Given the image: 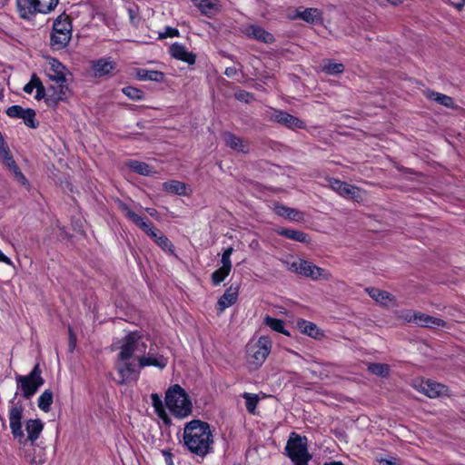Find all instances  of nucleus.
<instances>
[{
	"label": "nucleus",
	"mask_w": 465,
	"mask_h": 465,
	"mask_svg": "<svg viewBox=\"0 0 465 465\" xmlns=\"http://www.w3.org/2000/svg\"><path fill=\"white\" fill-rule=\"evenodd\" d=\"M183 442L193 454L203 457L213 449V438L207 422L193 420L183 429Z\"/></svg>",
	"instance_id": "nucleus-1"
},
{
	"label": "nucleus",
	"mask_w": 465,
	"mask_h": 465,
	"mask_svg": "<svg viewBox=\"0 0 465 465\" xmlns=\"http://www.w3.org/2000/svg\"><path fill=\"white\" fill-rule=\"evenodd\" d=\"M45 73L54 83L48 89L47 101L56 103L66 96L68 87L66 84L67 68L54 58H47Z\"/></svg>",
	"instance_id": "nucleus-2"
},
{
	"label": "nucleus",
	"mask_w": 465,
	"mask_h": 465,
	"mask_svg": "<svg viewBox=\"0 0 465 465\" xmlns=\"http://www.w3.org/2000/svg\"><path fill=\"white\" fill-rule=\"evenodd\" d=\"M165 404L178 418H185L192 412V402L185 391L178 384L172 386L166 391Z\"/></svg>",
	"instance_id": "nucleus-3"
},
{
	"label": "nucleus",
	"mask_w": 465,
	"mask_h": 465,
	"mask_svg": "<svg viewBox=\"0 0 465 465\" xmlns=\"http://www.w3.org/2000/svg\"><path fill=\"white\" fill-rule=\"evenodd\" d=\"M59 0H15L16 11L20 18L33 20L37 14L52 13Z\"/></svg>",
	"instance_id": "nucleus-4"
},
{
	"label": "nucleus",
	"mask_w": 465,
	"mask_h": 465,
	"mask_svg": "<svg viewBox=\"0 0 465 465\" xmlns=\"http://www.w3.org/2000/svg\"><path fill=\"white\" fill-rule=\"evenodd\" d=\"M272 350V341L267 336H261L254 343H249L246 351V363L250 371L258 370L265 361Z\"/></svg>",
	"instance_id": "nucleus-5"
},
{
	"label": "nucleus",
	"mask_w": 465,
	"mask_h": 465,
	"mask_svg": "<svg viewBox=\"0 0 465 465\" xmlns=\"http://www.w3.org/2000/svg\"><path fill=\"white\" fill-rule=\"evenodd\" d=\"M285 450L294 465H308L312 459L307 449V438L294 432L291 434Z\"/></svg>",
	"instance_id": "nucleus-6"
},
{
	"label": "nucleus",
	"mask_w": 465,
	"mask_h": 465,
	"mask_svg": "<svg viewBox=\"0 0 465 465\" xmlns=\"http://www.w3.org/2000/svg\"><path fill=\"white\" fill-rule=\"evenodd\" d=\"M72 38V25L67 16L62 14L57 16L53 24V32L51 35V45L55 50L64 48Z\"/></svg>",
	"instance_id": "nucleus-7"
},
{
	"label": "nucleus",
	"mask_w": 465,
	"mask_h": 465,
	"mask_svg": "<svg viewBox=\"0 0 465 465\" xmlns=\"http://www.w3.org/2000/svg\"><path fill=\"white\" fill-rule=\"evenodd\" d=\"M41 374L40 366L36 364L28 375H17L15 377L18 387L21 389L25 398L31 399L44 384L45 381Z\"/></svg>",
	"instance_id": "nucleus-8"
},
{
	"label": "nucleus",
	"mask_w": 465,
	"mask_h": 465,
	"mask_svg": "<svg viewBox=\"0 0 465 465\" xmlns=\"http://www.w3.org/2000/svg\"><path fill=\"white\" fill-rule=\"evenodd\" d=\"M148 341V338L142 335L139 331L130 332L123 339L119 353L125 351L127 352V358L133 359L134 356H136L138 359L139 355L145 352Z\"/></svg>",
	"instance_id": "nucleus-9"
},
{
	"label": "nucleus",
	"mask_w": 465,
	"mask_h": 465,
	"mask_svg": "<svg viewBox=\"0 0 465 465\" xmlns=\"http://www.w3.org/2000/svg\"><path fill=\"white\" fill-rule=\"evenodd\" d=\"M127 352L118 353L115 361V369L119 379L117 382L125 384L139 378V371L136 368L134 360L126 357Z\"/></svg>",
	"instance_id": "nucleus-10"
},
{
	"label": "nucleus",
	"mask_w": 465,
	"mask_h": 465,
	"mask_svg": "<svg viewBox=\"0 0 465 465\" xmlns=\"http://www.w3.org/2000/svg\"><path fill=\"white\" fill-rule=\"evenodd\" d=\"M0 162L9 170L14 175L15 179L22 185L25 186L28 182L25 175L16 165L8 147L5 143L2 135L0 134Z\"/></svg>",
	"instance_id": "nucleus-11"
},
{
	"label": "nucleus",
	"mask_w": 465,
	"mask_h": 465,
	"mask_svg": "<svg viewBox=\"0 0 465 465\" xmlns=\"http://www.w3.org/2000/svg\"><path fill=\"white\" fill-rule=\"evenodd\" d=\"M168 364V358L156 351L155 348L151 345L148 351L138 356L139 368L155 367L160 370L164 369Z\"/></svg>",
	"instance_id": "nucleus-12"
},
{
	"label": "nucleus",
	"mask_w": 465,
	"mask_h": 465,
	"mask_svg": "<svg viewBox=\"0 0 465 465\" xmlns=\"http://www.w3.org/2000/svg\"><path fill=\"white\" fill-rule=\"evenodd\" d=\"M24 413V407L19 402H10L9 406V423L13 436L15 438H23L24 430L22 429V418Z\"/></svg>",
	"instance_id": "nucleus-13"
},
{
	"label": "nucleus",
	"mask_w": 465,
	"mask_h": 465,
	"mask_svg": "<svg viewBox=\"0 0 465 465\" xmlns=\"http://www.w3.org/2000/svg\"><path fill=\"white\" fill-rule=\"evenodd\" d=\"M413 387L430 398L440 397L447 392L446 387L431 380H415Z\"/></svg>",
	"instance_id": "nucleus-14"
},
{
	"label": "nucleus",
	"mask_w": 465,
	"mask_h": 465,
	"mask_svg": "<svg viewBox=\"0 0 465 465\" xmlns=\"http://www.w3.org/2000/svg\"><path fill=\"white\" fill-rule=\"evenodd\" d=\"M328 183L330 188L339 193L341 196L351 198L356 201L361 199V190L354 185L334 178L328 179Z\"/></svg>",
	"instance_id": "nucleus-15"
},
{
	"label": "nucleus",
	"mask_w": 465,
	"mask_h": 465,
	"mask_svg": "<svg viewBox=\"0 0 465 465\" xmlns=\"http://www.w3.org/2000/svg\"><path fill=\"white\" fill-rule=\"evenodd\" d=\"M271 119L291 129H302L305 127L303 121L282 111H274L271 115Z\"/></svg>",
	"instance_id": "nucleus-16"
},
{
	"label": "nucleus",
	"mask_w": 465,
	"mask_h": 465,
	"mask_svg": "<svg viewBox=\"0 0 465 465\" xmlns=\"http://www.w3.org/2000/svg\"><path fill=\"white\" fill-rule=\"evenodd\" d=\"M368 294L378 303L385 307H396L397 302L393 295L386 291L377 288H367Z\"/></svg>",
	"instance_id": "nucleus-17"
},
{
	"label": "nucleus",
	"mask_w": 465,
	"mask_h": 465,
	"mask_svg": "<svg viewBox=\"0 0 465 465\" xmlns=\"http://www.w3.org/2000/svg\"><path fill=\"white\" fill-rule=\"evenodd\" d=\"M223 138L225 144L231 149L242 153H247L249 152V143L242 138L229 132L224 133Z\"/></svg>",
	"instance_id": "nucleus-18"
},
{
	"label": "nucleus",
	"mask_w": 465,
	"mask_h": 465,
	"mask_svg": "<svg viewBox=\"0 0 465 465\" xmlns=\"http://www.w3.org/2000/svg\"><path fill=\"white\" fill-rule=\"evenodd\" d=\"M244 34L250 38H253L265 44H271L274 41V37L271 33L254 25L246 26Z\"/></svg>",
	"instance_id": "nucleus-19"
},
{
	"label": "nucleus",
	"mask_w": 465,
	"mask_h": 465,
	"mask_svg": "<svg viewBox=\"0 0 465 465\" xmlns=\"http://www.w3.org/2000/svg\"><path fill=\"white\" fill-rule=\"evenodd\" d=\"M317 266L312 262L304 261V260H297L291 264V270L299 274H302L305 277L311 278L315 281Z\"/></svg>",
	"instance_id": "nucleus-20"
},
{
	"label": "nucleus",
	"mask_w": 465,
	"mask_h": 465,
	"mask_svg": "<svg viewBox=\"0 0 465 465\" xmlns=\"http://www.w3.org/2000/svg\"><path fill=\"white\" fill-rule=\"evenodd\" d=\"M238 299V288L230 286L217 302V309L219 313L224 312L225 309L233 305Z\"/></svg>",
	"instance_id": "nucleus-21"
},
{
	"label": "nucleus",
	"mask_w": 465,
	"mask_h": 465,
	"mask_svg": "<svg viewBox=\"0 0 465 465\" xmlns=\"http://www.w3.org/2000/svg\"><path fill=\"white\" fill-rule=\"evenodd\" d=\"M169 52L173 58L185 62L188 64L195 63V54L189 52L183 45L177 43L172 45Z\"/></svg>",
	"instance_id": "nucleus-22"
},
{
	"label": "nucleus",
	"mask_w": 465,
	"mask_h": 465,
	"mask_svg": "<svg viewBox=\"0 0 465 465\" xmlns=\"http://www.w3.org/2000/svg\"><path fill=\"white\" fill-rule=\"evenodd\" d=\"M297 328L299 331L309 337L313 339L321 340L324 337L322 331H321L318 326L309 321L299 319L296 322Z\"/></svg>",
	"instance_id": "nucleus-23"
},
{
	"label": "nucleus",
	"mask_w": 465,
	"mask_h": 465,
	"mask_svg": "<svg viewBox=\"0 0 465 465\" xmlns=\"http://www.w3.org/2000/svg\"><path fill=\"white\" fill-rule=\"evenodd\" d=\"M273 211L279 216L285 217L291 221L299 222V221L303 220V218H304V214L302 212H301L297 209H294V208H290V207L284 206L280 203L274 204Z\"/></svg>",
	"instance_id": "nucleus-24"
},
{
	"label": "nucleus",
	"mask_w": 465,
	"mask_h": 465,
	"mask_svg": "<svg viewBox=\"0 0 465 465\" xmlns=\"http://www.w3.org/2000/svg\"><path fill=\"white\" fill-rule=\"evenodd\" d=\"M293 17L301 18L303 21L312 25L322 23V14L321 10L317 8H306L303 11H297L296 15Z\"/></svg>",
	"instance_id": "nucleus-25"
},
{
	"label": "nucleus",
	"mask_w": 465,
	"mask_h": 465,
	"mask_svg": "<svg viewBox=\"0 0 465 465\" xmlns=\"http://www.w3.org/2000/svg\"><path fill=\"white\" fill-rule=\"evenodd\" d=\"M416 324L425 328H444L446 326L443 320L420 312H418Z\"/></svg>",
	"instance_id": "nucleus-26"
},
{
	"label": "nucleus",
	"mask_w": 465,
	"mask_h": 465,
	"mask_svg": "<svg viewBox=\"0 0 465 465\" xmlns=\"http://www.w3.org/2000/svg\"><path fill=\"white\" fill-rule=\"evenodd\" d=\"M44 429V423L38 419L28 420L25 423L27 440L33 444L40 436Z\"/></svg>",
	"instance_id": "nucleus-27"
},
{
	"label": "nucleus",
	"mask_w": 465,
	"mask_h": 465,
	"mask_svg": "<svg viewBox=\"0 0 465 465\" xmlns=\"http://www.w3.org/2000/svg\"><path fill=\"white\" fill-rule=\"evenodd\" d=\"M163 189L170 193L187 196L190 195L192 191H188L187 185L180 181L170 180L163 183Z\"/></svg>",
	"instance_id": "nucleus-28"
},
{
	"label": "nucleus",
	"mask_w": 465,
	"mask_h": 465,
	"mask_svg": "<svg viewBox=\"0 0 465 465\" xmlns=\"http://www.w3.org/2000/svg\"><path fill=\"white\" fill-rule=\"evenodd\" d=\"M92 68L95 77H102L114 69V64L109 59L102 58L93 62Z\"/></svg>",
	"instance_id": "nucleus-29"
},
{
	"label": "nucleus",
	"mask_w": 465,
	"mask_h": 465,
	"mask_svg": "<svg viewBox=\"0 0 465 465\" xmlns=\"http://www.w3.org/2000/svg\"><path fill=\"white\" fill-rule=\"evenodd\" d=\"M136 76L141 81L163 82L164 80L163 73L156 70L138 69Z\"/></svg>",
	"instance_id": "nucleus-30"
},
{
	"label": "nucleus",
	"mask_w": 465,
	"mask_h": 465,
	"mask_svg": "<svg viewBox=\"0 0 465 465\" xmlns=\"http://www.w3.org/2000/svg\"><path fill=\"white\" fill-rule=\"evenodd\" d=\"M203 14L210 15L218 10V0H192Z\"/></svg>",
	"instance_id": "nucleus-31"
},
{
	"label": "nucleus",
	"mask_w": 465,
	"mask_h": 465,
	"mask_svg": "<svg viewBox=\"0 0 465 465\" xmlns=\"http://www.w3.org/2000/svg\"><path fill=\"white\" fill-rule=\"evenodd\" d=\"M151 400H152V405L154 408V411H155L156 414L158 415V417L161 420H163L165 423H168L169 418L164 410V406H163L161 397L156 393H153L151 395Z\"/></svg>",
	"instance_id": "nucleus-32"
},
{
	"label": "nucleus",
	"mask_w": 465,
	"mask_h": 465,
	"mask_svg": "<svg viewBox=\"0 0 465 465\" xmlns=\"http://www.w3.org/2000/svg\"><path fill=\"white\" fill-rule=\"evenodd\" d=\"M263 322L272 330L282 333L286 336H290V332L286 331L284 328V322L282 320L272 318L271 316L266 315L263 319Z\"/></svg>",
	"instance_id": "nucleus-33"
},
{
	"label": "nucleus",
	"mask_w": 465,
	"mask_h": 465,
	"mask_svg": "<svg viewBox=\"0 0 465 465\" xmlns=\"http://www.w3.org/2000/svg\"><path fill=\"white\" fill-rule=\"evenodd\" d=\"M126 165L141 175L148 176L153 173L152 167L143 162L131 160L126 162Z\"/></svg>",
	"instance_id": "nucleus-34"
},
{
	"label": "nucleus",
	"mask_w": 465,
	"mask_h": 465,
	"mask_svg": "<svg viewBox=\"0 0 465 465\" xmlns=\"http://www.w3.org/2000/svg\"><path fill=\"white\" fill-rule=\"evenodd\" d=\"M277 232L280 235L285 236L289 239H292V240H294V241H297L300 242H308V235L301 231L281 228L277 231Z\"/></svg>",
	"instance_id": "nucleus-35"
},
{
	"label": "nucleus",
	"mask_w": 465,
	"mask_h": 465,
	"mask_svg": "<svg viewBox=\"0 0 465 465\" xmlns=\"http://www.w3.org/2000/svg\"><path fill=\"white\" fill-rule=\"evenodd\" d=\"M53 403V392L50 390H45L39 396L37 401L38 408L45 411L48 412L50 411V407Z\"/></svg>",
	"instance_id": "nucleus-36"
},
{
	"label": "nucleus",
	"mask_w": 465,
	"mask_h": 465,
	"mask_svg": "<svg viewBox=\"0 0 465 465\" xmlns=\"http://www.w3.org/2000/svg\"><path fill=\"white\" fill-rule=\"evenodd\" d=\"M322 71L330 75H336L344 71V65L341 63L328 60L322 64Z\"/></svg>",
	"instance_id": "nucleus-37"
},
{
	"label": "nucleus",
	"mask_w": 465,
	"mask_h": 465,
	"mask_svg": "<svg viewBox=\"0 0 465 465\" xmlns=\"http://www.w3.org/2000/svg\"><path fill=\"white\" fill-rule=\"evenodd\" d=\"M428 97L447 108H455L456 106L451 97L440 93L431 92Z\"/></svg>",
	"instance_id": "nucleus-38"
},
{
	"label": "nucleus",
	"mask_w": 465,
	"mask_h": 465,
	"mask_svg": "<svg viewBox=\"0 0 465 465\" xmlns=\"http://www.w3.org/2000/svg\"><path fill=\"white\" fill-rule=\"evenodd\" d=\"M368 371L377 376L386 377L390 373L391 367L385 363H370Z\"/></svg>",
	"instance_id": "nucleus-39"
},
{
	"label": "nucleus",
	"mask_w": 465,
	"mask_h": 465,
	"mask_svg": "<svg viewBox=\"0 0 465 465\" xmlns=\"http://www.w3.org/2000/svg\"><path fill=\"white\" fill-rule=\"evenodd\" d=\"M418 312L412 310H401L396 312V316L399 320H401L405 322H413L416 324Z\"/></svg>",
	"instance_id": "nucleus-40"
},
{
	"label": "nucleus",
	"mask_w": 465,
	"mask_h": 465,
	"mask_svg": "<svg viewBox=\"0 0 465 465\" xmlns=\"http://www.w3.org/2000/svg\"><path fill=\"white\" fill-rule=\"evenodd\" d=\"M242 398L245 400V405H246L247 411L250 413L253 414L255 412V409H256L257 403L259 401L258 395L249 393V392H244L242 394Z\"/></svg>",
	"instance_id": "nucleus-41"
},
{
	"label": "nucleus",
	"mask_w": 465,
	"mask_h": 465,
	"mask_svg": "<svg viewBox=\"0 0 465 465\" xmlns=\"http://www.w3.org/2000/svg\"><path fill=\"white\" fill-rule=\"evenodd\" d=\"M230 272L231 270L224 269L223 267L215 270L211 276L213 284L219 285L226 279Z\"/></svg>",
	"instance_id": "nucleus-42"
},
{
	"label": "nucleus",
	"mask_w": 465,
	"mask_h": 465,
	"mask_svg": "<svg viewBox=\"0 0 465 465\" xmlns=\"http://www.w3.org/2000/svg\"><path fill=\"white\" fill-rule=\"evenodd\" d=\"M154 242L157 243L158 246H160L163 251L165 252H173V243L169 241V239L160 233L157 238L154 240Z\"/></svg>",
	"instance_id": "nucleus-43"
},
{
	"label": "nucleus",
	"mask_w": 465,
	"mask_h": 465,
	"mask_svg": "<svg viewBox=\"0 0 465 465\" xmlns=\"http://www.w3.org/2000/svg\"><path fill=\"white\" fill-rule=\"evenodd\" d=\"M23 116H21L20 119L24 120V123L25 125L31 128H35L36 124L35 123V113L32 109H25L24 114H22Z\"/></svg>",
	"instance_id": "nucleus-44"
},
{
	"label": "nucleus",
	"mask_w": 465,
	"mask_h": 465,
	"mask_svg": "<svg viewBox=\"0 0 465 465\" xmlns=\"http://www.w3.org/2000/svg\"><path fill=\"white\" fill-rule=\"evenodd\" d=\"M123 93L133 100H142L143 97V91L133 86H127L123 88Z\"/></svg>",
	"instance_id": "nucleus-45"
},
{
	"label": "nucleus",
	"mask_w": 465,
	"mask_h": 465,
	"mask_svg": "<svg viewBox=\"0 0 465 465\" xmlns=\"http://www.w3.org/2000/svg\"><path fill=\"white\" fill-rule=\"evenodd\" d=\"M118 207L124 213V214L132 222H134L138 216V214L132 211L130 207L124 203L119 202Z\"/></svg>",
	"instance_id": "nucleus-46"
},
{
	"label": "nucleus",
	"mask_w": 465,
	"mask_h": 465,
	"mask_svg": "<svg viewBox=\"0 0 465 465\" xmlns=\"http://www.w3.org/2000/svg\"><path fill=\"white\" fill-rule=\"evenodd\" d=\"M24 108L19 105H13L7 108L6 114L12 118H21Z\"/></svg>",
	"instance_id": "nucleus-47"
},
{
	"label": "nucleus",
	"mask_w": 465,
	"mask_h": 465,
	"mask_svg": "<svg viewBox=\"0 0 465 465\" xmlns=\"http://www.w3.org/2000/svg\"><path fill=\"white\" fill-rule=\"evenodd\" d=\"M331 279V274L329 271L317 266L315 281H329Z\"/></svg>",
	"instance_id": "nucleus-48"
},
{
	"label": "nucleus",
	"mask_w": 465,
	"mask_h": 465,
	"mask_svg": "<svg viewBox=\"0 0 465 465\" xmlns=\"http://www.w3.org/2000/svg\"><path fill=\"white\" fill-rule=\"evenodd\" d=\"M39 81L40 79L35 74H33L30 82L25 85L24 91L27 94H31L33 90L36 88Z\"/></svg>",
	"instance_id": "nucleus-49"
},
{
	"label": "nucleus",
	"mask_w": 465,
	"mask_h": 465,
	"mask_svg": "<svg viewBox=\"0 0 465 465\" xmlns=\"http://www.w3.org/2000/svg\"><path fill=\"white\" fill-rule=\"evenodd\" d=\"M179 35V31L173 27H166L164 32L159 33L160 39H165L168 37H174Z\"/></svg>",
	"instance_id": "nucleus-50"
},
{
	"label": "nucleus",
	"mask_w": 465,
	"mask_h": 465,
	"mask_svg": "<svg viewBox=\"0 0 465 465\" xmlns=\"http://www.w3.org/2000/svg\"><path fill=\"white\" fill-rule=\"evenodd\" d=\"M138 227H140L144 232H147L148 229L152 226L151 223L144 221V219L141 216H137L136 219L133 222Z\"/></svg>",
	"instance_id": "nucleus-51"
},
{
	"label": "nucleus",
	"mask_w": 465,
	"mask_h": 465,
	"mask_svg": "<svg viewBox=\"0 0 465 465\" xmlns=\"http://www.w3.org/2000/svg\"><path fill=\"white\" fill-rule=\"evenodd\" d=\"M235 97L240 101L249 103L252 99V95L245 91H240L235 94Z\"/></svg>",
	"instance_id": "nucleus-52"
},
{
	"label": "nucleus",
	"mask_w": 465,
	"mask_h": 465,
	"mask_svg": "<svg viewBox=\"0 0 465 465\" xmlns=\"http://www.w3.org/2000/svg\"><path fill=\"white\" fill-rule=\"evenodd\" d=\"M35 89H36L35 99H37V100L43 99L45 96V87H44L41 80L39 81V83H37V86Z\"/></svg>",
	"instance_id": "nucleus-53"
},
{
	"label": "nucleus",
	"mask_w": 465,
	"mask_h": 465,
	"mask_svg": "<svg viewBox=\"0 0 465 465\" xmlns=\"http://www.w3.org/2000/svg\"><path fill=\"white\" fill-rule=\"evenodd\" d=\"M221 262H222V267L232 271V261H231L230 257L222 255Z\"/></svg>",
	"instance_id": "nucleus-54"
},
{
	"label": "nucleus",
	"mask_w": 465,
	"mask_h": 465,
	"mask_svg": "<svg viewBox=\"0 0 465 465\" xmlns=\"http://www.w3.org/2000/svg\"><path fill=\"white\" fill-rule=\"evenodd\" d=\"M377 465H396V459H379L377 460Z\"/></svg>",
	"instance_id": "nucleus-55"
},
{
	"label": "nucleus",
	"mask_w": 465,
	"mask_h": 465,
	"mask_svg": "<svg viewBox=\"0 0 465 465\" xmlns=\"http://www.w3.org/2000/svg\"><path fill=\"white\" fill-rule=\"evenodd\" d=\"M76 344V336L73 333L72 330L69 329V347L70 351H73Z\"/></svg>",
	"instance_id": "nucleus-56"
},
{
	"label": "nucleus",
	"mask_w": 465,
	"mask_h": 465,
	"mask_svg": "<svg viewBox=\"0 0 465 465\" xmlns=\"http://www.w3.org/2000/svg\"><path fill=\"white\" fill-rule=\"evenodd\" d=\"M148 236H150L153 241L157 238L159 235L158 230L154 226H151L150 229H148L147 232H145Z\"/></svg>",
	"instance_id": "nucleus-57"
},
{
	"label": "nucleus",
	"mask_w": 465,
	"mask_h": 465,
	"mask_svg": "<svg viewBox=\"0 0 465 465\" xmlns=\"http://www.w3.org/2000/svg\"><path fill=\"white\" fill-rule=\"evenodd\" d=\"M0 262L5 263L7 265L13 264L12 261L7 256H5L1 251H0Z\"/></svg>",
	"instance_id": "nucleus-58"
},
{
	"label": "nucleus",
	"mask_w": 465,
	"mask_h": 465,
	"mask_svg": "<svg viewBox=\"0 0 465 465\" xmlns=\"http://www.w3.org/2000/svg\"><path fill=\"white\" fill-rule=\"evenodd\" d=\"M237 71L235 68L233 67H228L225 69V74L228 76V77H232L236 74Z\"/></svg>",
	"instance_id": "nucleus-59"
},
{
	"label": "nucleus",
	"mask_w": 465,
	"mask_h": 465,
	"mask_svg": "<svg viewBox=\"0 0 465 465\" xmlns=\"http://www.w3.org/2000/svg\"><path fill=\"white\" fill-rule=\"evenodd\" d=\"M465 5V0H460L458 3H453V6L458 9L461 10Z\"/></svg>",
	"instance_id": "nucleus-60"
},
{
	"label": "nucleus",
	"mask_w": 465,
	"mask_h": 465,
	"mask_svg": "<svg viewBox=\"0 0 465 465\" xmlns=\"http://www.w3.org/2000/svg\"><path fill=\"white\" fill-rule=\"evenodd\" d=\"M232 252H233V248H232V247H229V248H227V249L223 252V255H224V256H227V257H230V258H231V255L232 254Z\"/></svg>",
	"instance_id": "nucleus-61"
},
{
	"label": "nucleus",
	"mask_w": 465,
	"mask_h": 465,
	"mask_svg": "<svg viewBox=\"0 0 465 465\" xmlns=\"http://www.w3.org/2000/svg\"><path fill=\"white\" fill-rule=\"evenodd\" d=\"M323 465H343L341 461H331L328 463H324Z\"/></svg>",
	"instance_id": "nucleus-62"
},
{
	"label": "nucleus",
	"mask_w": 465,
	"mask_h": 465,
	"mask_svg": "<svg viewBox=\"0 0 465 465\" xmlns=\"http://www.w3.org/2000/svg\"><path fill=\"white\" fill-rule=\"evenodd\" d=\"M163 455L165 456L166 461H168V459H171V453L169 451L163 450Z\"/></svg>",
	"instance_id": "nucleus-63"
},
{
	"label": "nucleus",
	"mask_w": 465,
	"mask_h": 465,
	"mask_svg": "<svg viewBox=\"0 0 465 465\" xmlns=\"http://www.w3.org/2000/svg\"><path fill=\"white\" fill-rule=\"evenodd\" d=\"M148 213H150V215L154 216L156 213V211L152 209V210H148Z\"/></svg>",
	"instance_id": "nucleus-64"
}]
</instances>
